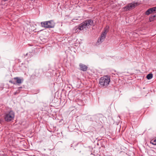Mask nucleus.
<instances>
[{"label":"nucleus","instance_id":"nucleus-5","mask_svg":"<svg viewBox=\"0 0 156 156\" xmlns=\"http://www.w3.org/2000/svg\"><path fill=\"white\" fill-rule=\"evenodd\" d=\"M137 5L136 3H131L127 5L126 6L123 8L124 11H127L134 9Z\"/></svg>","mask_w":156,"mask_h":156},{"label":"nucleus","instance_id":"nucleus-15","mask_svg":"<svg viewBox=\"0 0 156 156\" xmlns=\"http://www.w3.org/2000/svg\"><path fill=\"white\" fill-rule=\"evenodd\" d=\"M31 53H27L25 55H24V57L26 58L27 56L28 55V57L30 58L31 56Z\"/></svg>","mask_w":156,"mask_h":156},{"label":"nucleus","instance_id":"nucleus-9","mask_svg":"<svg viewBox=\"0 0 156 156\" xmlns=\"http://www.w3.org/2000/svg\"><path fill=\"white\" fill-rule=\"evenodd\" d=\"M13 79L14 80H16V84L17 83L21 84L22 83V80L21 79L18 77H14Z\"/></svg>","mask_w":156,"mask_h":156},{"label":"nucleus","instance_id":"nucleus-17","mask_svg":"<svg viewBox=\"0 0 156 156\" xmlns=\"http://www.w3.org/2000/svg\"><path fill=\"white\" fill-rule=\"evenodd\" d=\"M9 82L11 83H12L14 84H16V83H15V82L13 81L12 80H10L9 81Z\"/></svg>","mask_w":156,"mask_h":156},{"label":"nucleus","instance_id":"nucleus-11","mask_svg":"<svg viewBox=\"0 0 156 156\" xmlns=\"http://www.w3.org/2000/svg\"><path fill=\"white\" fill-rule=\"evenodd\" d=\"M156 15H152L151 16L149 20L150 22L153 21V20L155 19V17H156Z\"/></svg>","mask_w":156,"mask_h":156},{"label":"nucleus","instance_id":"nucleus-14","mask_svg":"<svg viewBox=\"0 0 156 156\" xmlns=\"http://www.w3.org/2000/svg\"><path fill=\"white\" fill-rule=\"evenodd\" d=\"M153 77V75L151 73H150L148 74L146 76V78L148 80L151 79Z\"/></svg>","mask_w":156,"mask_h":156},{"label":"nucleus","instance_id":"nucleus-2","mask_svg":"<svg viewBox=\"0 0 156 156\" xmlns=\"http://www.w3.org/2000/svg\"><path fill=\"white\" fill-rule=\"evenodd\" d=\"M110 81L109 77L105 76L101 78L99 83L101 86L105 87L108 85Z\"/></svg>","mask_w":156,"mask_h":156},{"label":"nucleus","instance_id":"nucleus-6","mask_svg":"<svg viewBox=\"0 0 156 156\" xmlns=\"http://www.w3.org/2000/svg\"><path fill=\"white\" fill-rule=\"evenodd\" d=\"M156 13V6L150 8L146 12V14L147 15H149L151 13Z\"/></svg>","mask_w":156,"mask_h":156},{"label":"nucleus","instance_id":"nucleus-1","mask_svg":"<svg viewBox=\"0 0 156 156\" xmlns=\"http://www.w3.org/2000/svg\"><path fill=\"white\" fill-rule=\"evenodd\" d=\"M94 25L93 21L92 20H87L84 21L78 26L79 30H83L86 28H89L91 26Z\"/></svg>","mask_w":156,"mask_h":156},{"label":"nucleus","instance_id":"nucleus-7","mask_svg":"<svg viewBox=\"0 0 156 156\" xmlns=\"http://www.w3.org/2000/svg\"><path fill=\"white\" fill-rule=\"evenodd\" d=\"M79 66L80 67V70L82 71H86L87 70V66L82 63L80 64Z\"/></svg>","mask_w":156,"mask_h":156},{"label":"nucleus","instance_id":"nucleus-3","mask_svg":"<svg viewBox=\"0 0 156 156\" xmlns=\"http://www.w3.org/2000/svg\"><path fill=\"white\" fill-rule=\"evenodd\" d=\"M41 26L42 27L48 28L54 27L55 23L52 20L41 22Z\"/></svg>","mask_w":156,"mask_h":156},{"label":"nucleus","instance_id":"nucleus-10","mask_svg":"<svg viewBox=\"0 0 156 156\" xmlns=\"http://www.w3.org/2000/svg\"><path fill=\"white\" fill-rule=\"evenodd\" d=\"M109 27L107 26L105 28L104 31L102 33V34H104L106 35L107 32L108 31Z\"/></svg>","mask_w":156,"mask_h":156},{"label":"nucleus","instance_id":"nucleus-4","mask_svg":"<svg viewBox=\"0 0 156 156\" xmlns=\"http://www.w3.org/2000/svg\"><path fill=\"white\" fill-rule=\"evenodd\" d=\"M14 116V112L12 111H10L6 114L5 117V121H10L13 119Z\"/></svg>","mask_w":156,"mask_h":156},{"label":"nucleus","instance_id":"nucleus-19","mask_svg":"<svg viewBox=\"0 0 156 156\" xmlns=\"http://www.w3.org/2000/svg\"><path fill=\"white\" fill-rule=\"evenodd\" d=\"M22 88V87H19V89H21Z\"/></svg>","mask_w":156,"mask_h":156},{"label":"nucleus","instance_id":"nucleus-18","mask_svg":"<svg viewBox=\"0 0 156 156\" xmlns=\"http://www.w3.org/2000/svg\"><path fill=\"white\" fill-rule=\"evenodd\" d=\"M2 156H9L8 155H7V154H3L2 155Z\"/></svg>","mask_w":156,"mask_h":156},{"label":"nucleus","instance_id":"nucleus-16","mask_svg":"<svg viewBox=\"0 0 156 156\" xmlns=\"http://www.w3.org/2000/svg\"><path fill=\"white\" fill-rule=\"evenodd\" d=\"M74 30H75V33L78 32V30H79L78 28V27H75Z\"/></svg>","mask_w":156,"mask_h":156},{"label":"nucleus","instance_id":"nucleus-8","mask_svg":"<svg viewBox=\"0 0 156 156\" xmlns=\"http://www.w3.org/2000/svg\"><path fill=\"white\" fill-rule=\"evenodd\" d=\"M106 35L102 33L100 37L98 39V43H101L103 41H104L105 39V38Z\"/></svg>","mask_w":156,"mask_h":156},{"label":"nucleus","instance_id":"nucleus-13","mask_svg":"<svg viewBox=\"0 0 156 156\" xmlns=\"http://www.w3.org/2000/svg\"><path fill=\"white\" fill-rule=\"evenodd\" d=\"M150 143L154 145H156V138L151 140Z\"/></svg>","mask_w":156,"mask_h":156},{"label":"nucleus","instance_id":"nucleus-12","mask_svg":"<svg viewBox=\"0 0 156 156\" xmlns=\"http://www.w3.org/2000/svg\"><path fill=\"white\" fill-rule=\"evenodd\" d=\"M41 71L40 70H36V72H35V76H38L39 75H40L41 73Z\"/></svg>","mask_w":156,"mask_h":156}]
</instances>
